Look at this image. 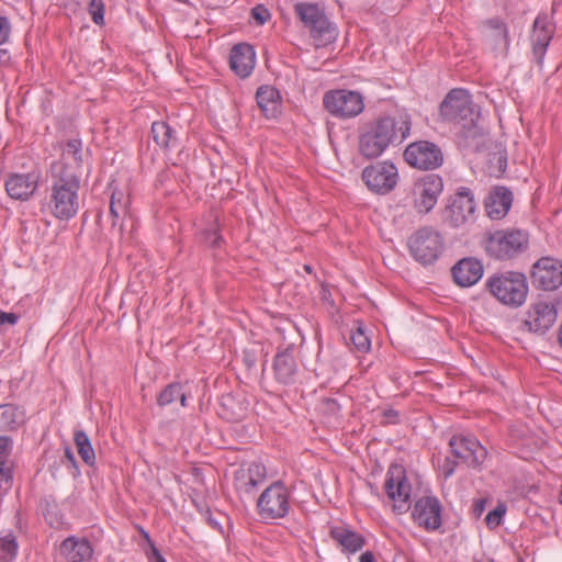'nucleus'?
Wrapping results in <instances>:
<instances>
[{"label":"nucleus","mask_w":562,"mask_h":562,"mask_svg":"<svg viewBox=\"0 0 562 562\" xmlns=\"http://www.w3.org/2000/svg\"><path fill=\"white\" fill-rule=\"evenodd\" d=\"M61 463L70 470L74 477H77L80 475V470L77 463V460L75 458V454L70 447L66 446L64 450V457L61 458Z\"/></svg>","instance_id":"45"},{"label":"nucleus","mask_w":562,"mask_h":562,"mask_svg":"<svg viewBox=\"0 0 562 562\" xmlns=\"http://www.w3.org/2000/svg\"><path fill=\"white\" fill-rule=\"evenodd\" d=\"M451 274L459 286L468 288L482 278L483 265L475 258H463L451 268Z\"/></svg>","instance_id":"23"},{"label":"nucleus","mask_w":562,"mask_h":562,"mask_svg":"<svg viewBox=\"0 0 562 562\" xmlns=\"http://www.w3.org/2000/svg\"><path fill=\"white\" fill-rule=\"evenodd\" d=\"M221 241H222V237L218 235V236H216V237L214 238V240H213L212 245H213L214 247H220Z\"/></svg>","instance_id":"61"},{"label":"nucleus","mask_w":562,"mask_h":562,"mask_svg":"<svg viewBox=\"0 0 562 562\" xmlns=\"http://www.w3.org/2000/svg\"><path fill=\"white\" fill-rule=\"evenodd\" d=\"M361 179L371 192L386 194L396 187L398 172L392 161H378L362 170Z\"/></svg>","instance_id":"12"},{"label":"nucleus","mask_w":562,"mask_h":562,"mask_svg":"<svg viewBox=\"0 0 562 562\" xmlns=\"http://www.w3.org/2000/svg\"><path fill=\"white\" fill-rule=\"evenodd\" d=\"M439 115L441 121L458 126L456 137L460 148L472 151L480 149L483 130L479 127L477 121L481 112L467 90H450L440 103Z\"/></svg>","instance_id":"1"},{"label":"nucleus","mask_w":562,"mask_h":562,"mask_svg":"<svg viewBox=\"0 0 562 562\" xmlns=\"http://www.w3.org/2000/svg\"><path fill=\"white\" fill-rule=\"evenodd\" d=\"M10 59L11 57L8 49L0 48V67L9 65Z\"/></svg>","instance_id":"58"},{"label":"nucleus","mask_w":562,"mask_h":562,"mask_svg":"<svg viewBox=\"0 0 562 562\" xmlns=\"http://www.w3.org/2000/svg\"><path fill=\"white\" fill-rule=\"evenodd\" d=\"M257 104L267 119L276 117L279 109L280 93L271 86H261L256 93Z\"/></svg>","instance_id":"30"},{"label":"nucleus","mask_w":562,"mask_h":562,"mask_svg":"<svg viewBox=\"0 0 562 562\" xmlns=\"http://www.w3.org/2000/svg\"><path fill=\"white\" fill-rule=\"evenodd\" d=\"M413 520L428 531H435L441 527V504L436 496H423L416 501L413 512Z\"/></svg>","instance_id":"19"},{"label":"nucleus","mask_w":562,"mask_h":562,"mask_svg":"<svg viewBox=\"0 0 562 562\" xmlns=\"http://www.w3.org/2000/svg\"><path fill=\"white\" fill-rule=\"evenodd\" d=\"M560 503L562 504V484H561V492H560Z\"/></svg>","instance_id":"64"},{"label":"nucleus","mask_w":562,"mask_h":562,"mask_svg":"<svg viewBox=\"0 0 562 562\" xmlns=\"http://www.w3.org/2000/svg\"><path fill=\"white\" fill-rule=\"evenodd\" d=\"M243 361L247 369H252L256 366L257 358L256 355L251 351H244Z\"/></svg>","instance_id":"54"},{"label":"nucleus","mask_w":562,"mask_h":562,"mask_svg":"<svg viewBox=\"0 0 562 562\" xmlns=\"http://www.w3.org/2000/svg\"><path fill=\"white\" fill-rule=\"evenodd\" d=\"M153 140L164 150L178 146L177 131L166 121H156L151 124Z\"/></svg>","instance_id":"31"},{"label":"nucleus","mask_w":562,"mask_h":562,"mask_svg":"<svg viewBox=\"0 0 562 562\" xmlns=\"http://www.w3.org/2000/svg\"><path fill=\"white\" fill-rule=\"evenodd\" d=\"M80 175L64 160L50 165L47 210L59 221L72 218L79 210Z\"/></svg>","instance_id":"2"},{"label":"nucleus","mask_w":562,"mask_h":562,"mask_svg":"<svg viewBox=\"0 0 562 562\" xmlns=\"http://www.w3.org/2000/svg\"><path fill=\"white\" fill-rule=\"evenodd\" d=\"M293 9L304 27L310 31L316 47H324L335 42L338 35L337 29L317 3L296 2Z\"/></svg>","instance_id":"5"},{"label":"nucleus","mask_w":562,"mask_h":562,"mask_svg":"<svg viewBox=\"0 0 562 562\" xmlns=\"http://www.w3.org/2000/svg\"><path fill=\"white\" fill-rule=\"evenodd\" d=\"M390 146L383 144L382 137L376 136L375 132L371 131L366 125L360 131L358 149L362 157L367 159H375L380 157Z\"/></svg>","instance_id":"29"},{"label":"nucleus","mask_w":562,"mask_h":562,"mask_svg":"<svg viewBox=\"0 0 562 562\" xmlns=\"http://www.w3.org/2000/svg\"><path fill=\"white\" fill-rule=\"evenodd\" d=\"M323 104L328 113L342 120L356 117L364 109L361 93L346 89L327 91Z\"/></svg>","instance_id":"10"},{"label":"nucleus","mask_w":562,"mask_h":562,"mask_svg":"<svg viewBox=\"0 0 562 562\" xmlns=\"http://www.w3.org/2000/svg\"><path fill=\"white\" fill-rule=\"evenodd\" d=\"M483 37L495 50L507 54L509 36L506 23L499 18L488 19L483 22Z\"/></svg>","instance_id":"24"},{"label":"nucleus","mask_w":562,"mask_h":562,"mask_svg":"<svg viewBox=\"0 0 562 562\" xmlns=\"http://www.w3.org/2000/svg\"><path fill=\"white\" fill-rule=\"evenodd\" d=\"M456 467H457L456 461H452L449 458H446L443 467H442L445 476L446 477L451 476L456 470Z\"/></svg>","instance_id":"55"},{"label":"nucleus","mask_w":562,"mask_h":562,"mask_svg":"<svg viewBox=\"0 0 562 562\" xmlns=\"http://www.w3.org/2000/svg\"><path fill=\"white\" fill-rule=\"evenodd\" d=\"M59 552L67 562H85L92 558L93 548L87 538L70 536L60 543Z\"/></svg>","instance_id":"27"},{"label":"nucleus","mask_w":562,"mask_h":562,"mask_svg":"<svg viewBox=\"0 0 562 562\" xmlns=\"http://www.w3.org/2000/svg\"><path fill=\"white\" fill-rule=\"evenodd\" d=\"M350 340L356 349L360 352H367L371 347L370 339L361 328H358L356 331L351 333Z\"/></svg>","instance_id":"42"},{"label":"nucleus","mask_w":562,"mask_h":562,"mask_svg":"<svg viewBox=\"0 0 562 562\" xmlns=\"http://www.w3.org/2000/svg\"><path fill=\"white\" fill-rule=\"evenodd\" d=\"M403 158L405 162L418 170H435L442 166L441 148L429 140H416L406 146Z\"/></svg>","instance_id":"11"},{"label":"nucleus","mask_w":562,"mask_h":562,"mask_svg":"<svg viewBox=\"0 0 562 562\" xmlns=\"http://www.w3.org/2000/svg\"><path fill=\"white\" fill-rule=\"evenodd\" d=\"M13 483V471L9 460H0V490L8 491Z\"/></svg>","instance_id":"39"},{"label":"nucleus","mask_w":562,"mask_h":562,"mask_svg":"<svg viewBox=\"0 0 562 562\" xmlns=\"http://www.w3.org/2000/svg\"><path fill=\"white\" fill-rule=\"evenodd\" d=\"M207 524L215 530L220 531V532H223L222 530V526L220 524V521L212 516V514H209L207 515Z\"/></svg>","instance_id":"59"},{"label":"nucleus","mask_w":562,"mask_h":562,"mask_svg":"<svg viewBox=\"0 0 562 562\" xmlns=\"http://www.w3.org/2000/svg\"><path fill=\"white\" fill-rule=\"evenodd\" d=\"M291 493L282 481H274L257 499V513L263 520L284 518L291 508Z\"/></svg>","instance_id":"8"},{"label":"nucleus","mask_w":562,"mask_h":562,"mask_svg":"<svg viewBox=\"0 0 562 562\" xmlns=\"http://www.w3.org/2000/svg\"><path fill=\"white\" fill-rule=\"evenodd\" d=\"M506 513V507L504 504H498L493 510H491L486 517L485 521L488 528H496L502 524V519Z\"/></svg>","instance_id":"44"},{"label":"nucleus","mask_w":562,"mask_h":562,"mask_svg":"<svg viewBox=\"0 0 562 562\" xmlns=\"http://www.w3.org/2000/svg\"><path fill=\"white\" fill-rule=\"evenodd\" d=\"M487 499L486 498H477L474 499L472 505V515L474 518H480L486 508Z\"/></svg>","instance_id":"50"},{"label":"nucleus","mask_w":562,"mask_h":562,"mask_svg":"<svg viewBox=\"0 0 562 562\" xmlns=\"http://www.w3.org/2000/svg\"><path fill=\"white\" fill-rule=\"evenodd\" d=\"M11 34V23L8 18L0 15V45L9 41Z\"/></svg>","instance_id":"47"},{"label":"nucleus","mask_w":562,"mask_h":562,"mask_svg":"<svg viewBox=\"0 0 562 562\" xmlns=\"http://www.w3.org/2000/svg\"><path fill=\"white\" fill-rule=\"evenodd\" d=\"M449 446L452 454L472 469H481L488 452L473 436L453 435Z\"/></svg>","instance_id":"15"},{"label":"nucleus","mask_w":562,"mask_h":562,"mask_svg":"<svg viewBox=\"0 0 562 562\" xmlns=\"http://www.w3.org/2000/svg\"><path fill=\"white\" fill-rule=\"evenodd\" d=\"M12 439L9 436H0V460H8L12 450Z\"/></svg>","instance_id":"48"},{"label":"nucleus","mask_w":562,"mask_h":562,"mask_svg":"<svg viewBox=\"0 0 562 562\" xmlns=\"http://www.w3.org/2000/svg\"><path fill=\"white\" fill-rule=\"evenodd\" d=\"M70 156L76 162V171L81 167L82 164V142L79 138H72L65 143L63 146L61 159L65 161V157Z\"/></svg>","instance_id":"36"},{"label":"nucleus","mask_w":562,"mask_h":562,"mask_svg":"<svg viewBox=\"0 0 562 562\" xmlns=\"http://www.w3.org/2000/svg\"><path fill=\"white\" fill-rule=\"evenodd\" d=\"M376 136L382 137L383 144L398 146L411 133L412 117L405 111L381 114L366 124Z\"/></svg>","instance_id":"6"},{"label":"nucleus","mask_w":562,"mask_h":562,"mask_svg":"<svg viewBox=\"0 0 562 562\" xmlns=\"http://www.w3.org/2000/svg\"><path fill=\"white\" fill-rule=\"evenodd\" d=\"M485 288L499 303L510 306H521L528 294L527 278L518 271L496 272L487 278Z\"/></svg>","instance_id":"4"},{"label":"nucleus","mask_w":562,"mask_h":562,"mask_svg":"<svg viewBox=\"0 0 562 562\" xmlns=\"http://www.w3.org/2000/svg\"><path fill=\"white\" fill-rule=\"evenodd\" d=\"M329 536L341 548V552L346 554H353L362 550L367 543L363 535L346 525L330 527Z\"/></svg>","instance_id":"26"},{"label":"nucleus","mask_w":562,"mask_h":562,"mask_svg":"<svg viewBox=\"0 0 562 562\" xmlns=\"http://www.w3.org/2000/svg\"><path fill=\"white\" fill-rule=\"evenodd\" d=\"M359 561L360 562H375V558L372 552L367 551L360 555Z\"/></svg>","instance_id":"60"},{"label":"nucleus","mask_w":562,"mask_h":562,"mask_svg":"<svg viewBox=\"0 0 562 562\" xmlns=\"http://www.w3.org/2000/svg\"><path fill=\"white\" fill-rule=\"evenodd\" d=\"M384 491L393 502V510L397 514L406 513L411 507L412 485L408 482L403 465L393 463L389 467L384 482Z\"/></svg>","instance_id":"9"},{"label":"nucleus","mask_w":562,"mask_h":562,"mask_svg":"<svg viewBox=\"0 0 562 562\" xmlns=\"http://www.w3.org/2000/svg\"><path fill=\"white\" fill-rule=\"evenodd\" d=\"M384 424H397L400 420V414L395 409H385L383 412Z\"/></svg>","instance_id":"52"},{"label":"nucleus","mask_w":562,"mask_h":562,"mask_svg":"<svg viewBox=\"0 0 562 562\" xmlns=\"http://www.w3.org/2000/svg\"><path fill=\"white\" fill-rule=\"evenodd\" d=\"M513 204V193L504 186H496L491 189L484 200V207L491 220L504 218Z\"/></svg>","instance_id":"22"},{"label":"nucleus","mask_w":562,"mask_h":562,"mask_svg":"<svg viewBox=\"0 0 562 562\" xmlns=\"http://www.w3.org/2000/svg\"><path fill=\"white\" fill-rule=\"evenodd\" d=\"M245 471L256 487L262 483L267 476L266 467L260 462H251L247 468H245Z\"/></svg>","instance_id":"40"},{"label":"nucleus","mask_w":562,"mask_h":562,"mask_svg":"<svg viewBox=\"0 0 562 562\" xmlns=\"http://www.w3.org/2000/svg\"><path fill=\"white\" fill-rule=\"evenodd\" d=\"M104 11L105 5L102 0H91L88 5V12L91 15L92 21L97 25L104 24Z\"/></svg>","instance_id":"41"},{"label":"nucleus","mask_w":562,"mask_h":562,"mask_svg":"<svg viewBox=\"0 0 562 562\" xmlns=\"http://www.w3.org/2000/svg\"><path fill=\"white\" fill-rule=\"evenodd\" d=\"M24 414L14 404H0V431L16 430L23 424Z\"/></svg>","instance_id":"32"},{"label":"nucleus","mask_w":562,"mask_h":562,"mask_svg":"<svg viewBox=\"0 0 562 562\" xmlns=\"http://www.w3.org/2000/svg\"><path fill=\"white\" fill-rule=\"evenodd\" d=\"M319 299L327 303L330 307H334L335 305V302L331 297V293H330V290L328 289L327 285L325 284H322L321 286V291H319Z\"/></svg>","instance_id":"53"},{"label":"nucleus","mask_w":562,"mask_h":562,"mask_svg":"<svg viewBox=\"0 0 562 562\" xmlns=\"http://www.w3.org/2000/svg\"><path fill=\"white\" fill-rule=\"evenodd\" d=\"M296 348L293 344L280 346L273 359V375L278 383L292 385L299 375V363L294 356Z\"/></svg>","instance_id":"18"},{"label":"nucleus","mask_w":562,"mask_h":562,"mask_svg":"<svg viewBox=\"0 0 562 562\" xmlns=\"http://www.w3.org/2000/svg\"><path fill=\"white\" fill-rule=\"evenodd\" d=\"M483 245L488 257L508 261L528 249L529 235L518 228L496 229L484 235Z\"/></svg>","instance_id":"3"},{"label":"nucleus","mask_w":562,"mask_h":562,"mask_svg":"<svg viewBox=\"0 0 562 562\" xmlns=\"http://www.w3.org/2000/svg\"><path fill=\"white\" fill-rule=\"evenodd\" d=\"M303 268L307 273H312V267L310 265H304Z\"/></svg>","instance_id":"62"},{"label":"nucleus","mask_w":562,"mask_h":562,"mask_svg":"<svg viewBox=\"0 0 562 562\" xmlns=\"http://www.w3.org/2000/svg\"><path fill=\"white\" fill-rule=\"evenodd\" d=\"M248 406L244 397L227 393L221 397L218 415L229 423H238L247 416Z\"/></svg>","instance_id":"28"},{"label":"nucleus","mask_w":562,"mask_h":562,"mask_svg":"<svg viewBox=\"0 0 562 562\" xmlns=\"http://www.w3.org/2000/svg\"><path fill=\"white\" fill-rule=\"evenodd\" d=\"M74 442L81 460L87 465L93 467L95 464V452L86 431L81 429L75 430Z\"/></svg>","instance_id":"35"},{"label":"nucleus","mask_w":562,"mask_h":562,"mask_svg":"<svg viewBox=\"0 0 562 562\" xmlns=\"http://www.w3.org/2000/svg\"><path fill=\"white\" fill-rule=\"evenodd\" d=\"M144 538L147 541L148 548L145 549V554L148 562H167L166 559L161 555L160 551L156 548L155 543L150 539L149 535L142 530Z\"/></svg>","instance_id":"43"},{"label":"nucleus","mask_w":562,"mask_h":562,"mask_svg":"<svg viewBox=\"0 0 562 562\" xmlns=\"http://www.w3.org/2000/svg\"><path fill=\"white\" fill-rule=\"evenodd\" d=\"M495 158H496L497 165H498V172L499 173L504 172L507 167L506 156L503 154H498V155H495Z\"/></svg>","instance_id":"56"},{"label":"nucleus","mask_w":562,"mask_h":562,"mask_svg":"<svg viewBox=\"0 0 562 562\" xmlns=\"http://www.w3.org/2000/svg\"><path fill=\"white\" fill-rule=\"evenodd\" d=\"M40 181L41 172L35 169L26 173L12 172L8 175L4 188L11 199L27 201L37 191Z\"/></svg>","instance_id":"17"},{"label":"nucleus","mask_w":562,"mask_h":562,"mask_svg":"<svg viewBox=\"0 0 562 562\" xmlns=\"http://www.w3.org/2000/svg\"><path fill=\"white\" fill-rule=\"evenodd\" d=\"M409 254L419 263H434L445 249L442 235L430 226L417 229L407 241Z\"/></svg>","instance_id":"7"},{"label":"nucleus","mask_w":562,"mask_h":562,"mask_svg":"<svg viewBox=\"0 0 562 562\" xmlns=\"http://www.w3.org/2000/svg\"><path fill=\"white\" fill-rule=\"evenodd\" d=\"M119 231H120V233H122V232H123V222H121V223L119 224Z\"/></svg>","instance_id":"63"},{"label":"nucleus","mask_w":562,"mask_h":562,"mask_svg":"<svg viewBox=\"0 0 562 562\" xmlns=\"http://www.w3.org/2000/svg\"><path fill=\"white\" fill-rule=\"evenodd\" d=\"M324 404L330 413H336L339 411V404L335 398H326Z\"/></svg>","instance_id":"57"},{"label":"nucleus","mask_w":562,"mask_h":562,"mask_svg":"<svg viewBox=\"0 0 562 562\" xmlns=\"http://www.w3.org/2000/svg\"><path fill=\"white\" fill-rule=\"evenodd\" d=\"M531 282L537 289L553 291L562 284V263L553 258H540L532 267Z\"/></svg>","instance_id":"16"},{"label":"nucleus","mask_w":562,"mask_h":562,"mask_svg":"<svg viewBox=\"0 0 562 562\" xmlns=\"http://www.w3.org/2000/svg\"><path fill=\"white\" fill-rule=\"evenodd\" d=\"M250 15L259 25L265 24L271 18L269 10L262 4L254 7Z\"/></svg>","instance_id":"46"},{"label":"nucleus","mask_w":562,"mask_h":562,"mask_svg":"<svg viewBox=\"0 0 562 562\" xmlns=\"http://www.w3.org/2000/svg\"><path fill=\"white\" fill-rule=\"evenodd\" d=\"M234 486L238 492H244L249 494L256 485L250 480L249 475H247L245 468L241 467L234 473Z\"/></svg>","instance_id":"37"},{"label":"nucleus","mask_w":562,"mask_h":562,"mask_svg":"<svg viewBox=\"0 0 562 562\" xmlns=\"http://www.w3.org/2000/svg\"><path fill=\"white\" fill-rule=\"evenodd\" d=\"M558 312L549 302H538L530 306L524 319V328L528 331L543 335L555 323Z\"/></svg>","instance_id":"20"},{"label":"nucleus","mask_w":562,"mask_h":562,"mask_svg":"<svg viewBox=\"0 0 562 562\" xmlns=\"http://www.w3.org/2000/svg\"><path fill=\"white\" fill-rule=\"evenodd\" d=\"M255 50L247 43L233 46L229 54V67L240 78H247L255 67Z\"/></svg>","instance_id":"25"},{"label":"nucleus","mask_w":562,"mask_h":562,"mask_svg":"<svg viewBox=\"0 0 562 562\" xmlns=\"http://www.w3.org/2000/svg\"><path fill=\"white\" fill-rule=\"evenodd\" d=\"M0 550L4 554L3 558L14 559L18 553V542L15 536L10 531L0 537Z\"/></svg>","instance_id":"38"},{"label":"nucleus","mask_w":562,"mask_h":562,"mask_svg":"<svg viewBox=\"0 0 562 562\" xmlns=\"http://www.w3.org/2000/svg\"><path fill=\"white\" fill-rule=\"evenodd\" d=\"M443 190L442 178L428 173L417 179L413 187L414 207L418 213H429L436 205L438 196Z\"/></svg>","instance_id":"14"},{"label":"nucleus","mask_w":562,"mask_h":562,"mask_svg":"<svg viewBox=\"0 0 562 562\" xmlns=\"http://www.w3.org/2000/svg\"><path fill=\"white\" fill-rule=\"evenodd\" d=\"M177 400L180 401L182 407L187 406V394L183 385L179 382H172L161 390L156 401L159 406L164 407L175 403Z\"/></svg>","instance_id":"34"},{"label":"nucleus","mask_w":562,"mask_h":562,"mask_svg":"<svg viewBox=\"0 0 562 562\" xmlns=\"http://www.w3.org/2000/svg\"><path fill=\"white\" fill-rule=\"evenodd\" d=\"M130 196L125 195L123 191L114 189L110 200V215L112 217V226L119 224V220L123 218L130 209Z\"/></svg>","instance_id":"33"},{"label":"nucleus","mask_w":562,"mask_h":562,"mask_svg":"<svg viewBox=\"0 0 562 562\" xmlns=\"http://www.w3.org/2000/svg\"><path fill=\"white\" fill-rule=\"evenodd\" d=\"M475 209L476 203L472 190L460 187L448 198L443 216L451 226L460 227L473 218Z\"/></svg>","instance_id":"13"},{"label":"nucleus","mask_w":562,"mask_h":562,"mask_svg":"<svg viewBox=\"0 0 562 562\" xmlns=\"http://www.w3.org/2000/svg\"><path fill=\"white\" fill-rule=\"evenodd\" d=\"M19 321V315L15 313H8L0 310V326L4 324L15 325Z\"/></svg>","instance_id":"51"},{"label":"nucleus","mask_w":562,"mask_h":562,"mask_svg":"<svg viewBox=\"0 0 562 562\" xmlns=\"http://www.w3.org/2000/svg\"><path fill=\"white\" fill-rule=\"evenodd\" d=\"M554 25L547 14H539L532 25L531 44L532 55L538 66H542L547 48L554 34Z\"/></svg>","instance_id":"21"},{"label":"nucleus","mask_w":562,"mask_h":562,"mask_svg":"<svg viewBox=\"0 0 562 562\" xmlns=\"http://www.w3.org/2000/svg\"><path fill=\"white\" fill-rule=\"evenodd\" d=\"M41 508L43 510L45 518L48 520V517L55 514V510L57 509V504L53 498H44L41 501Z\"/></svg>","instance_id":"49"}]
</instances>
